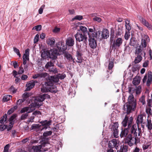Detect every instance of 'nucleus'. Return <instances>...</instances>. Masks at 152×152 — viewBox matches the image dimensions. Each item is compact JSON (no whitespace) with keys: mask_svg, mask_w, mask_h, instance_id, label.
Returning <instances> with one entry per match:
<instances>
[{"mask_svg":"<svg viewBox=\"0 0 152 152\" xmlns=\"http://www.w3.org/2000/svg\"><path fill=\"white\" fill-rule=\"evenodd\" d=\"M16 115H12L9 119V121H13L14 119L16 117Z\"/></svg>","mask_w":152,"mask_h":152,"instance_id":"57","label":"nucleus"},{"mask_svg":"<svg viewBox=\"0 0 152 152\" xmlns=\"http://www.w3.org/2000/svg\"><path fill=\"white\" fill-rule=\"evenodd\" d=\"M143 117L144 115L142 114H140L137 116L136 121V123L138 126H139V125L140 124L143 123Z\"/></svg>","mask_w":152,"mask_h":152,"instance_id":"14","label":"nucleus"},{"mask_svg":"<svg viewBox=\"0 0 152 152\" xmlns=\"http://www.w3.org/2000/svg\"><path fill=\"white\" fill-rule=\"evenodd\" d=\"M28 115L27 113L23 114L21 116V119L23 120H24L28 116Z\"/></svg>","mask_w":152,"mask_h":152,"instance_id":"52","label":"nucleus"},{"mask_svg":"<svg viewBox=\"0 0 152 152\" xmlns=\"http://www.w3.org/2000/svg\"><path fill=\"white\" fill-rule=\"evenodd\" d=\"M7 127V125H0V131H2L6 129Z\"/></svg>","mask_w":152,"mask_h":152,"instance_id":"44","label":"nucleus"},{"mask_svg":"<svg viewBox=\"0 0 152 152\" xmlns=\"http://www.w3.org/2000/svg\"><path fill=\"white\" fill-rule=\"evenodd\" d=\"M52 132L51 131H47L44 132L43 134V135L44 137H46L51 135L52 134Z\"/></svg>","mask_w":152,"mask_h":152,"instance_id":"37","label":"nucleus"},{"mask_svg":"<svg viewBox=\"0 0 152 152\" xmlns=\"http://www.w3.org/2000/svg\"><path fill=\"white\" fill-rule=\"evenodd\" d=\"M77 60L76 62L78 63H80L82 61V58L81 56H77Z\"/></svg>","mask_w":152,"mask_h":152,"instance_id":"61","label":"nucleus"},{"mask_svg":"<svg viewBox=\"0 0 152 152\" xmlns=\"http://www.w3.org/2000/svg\"><path fill=\"white\" fill-rule=\"evenodd\" d=\"M14 51L17 54V55L19 56V57L21 56L20 54V53L19 50L18 49H17L16 48H13Z\"/></svg>","mask_w":152,"mask_h":152,"instance_id":"46","label":"nucleus"},{"mask_svg":"<svg viewBox=\"0 0 152 152\" xmlns=\"http://www.w3.org/2000/svg\"><path fill=\"white\" fill-rule=\"evenodd\" d=\"M151 144L149 143H147L144 144L142 145V148L143 150H145L147 149L151 145Z\"/></svg>","mask_w":152,"mask_h":152,"instance_id":"34","label":"nucleus"},{"mask_svg":"<svg viewBox=\"0 0 152 152\" xmlns=\"http://www.w3.org/2000/svg\"><path fill=\"white\" fill-rule=\"evenodd\" d=\"M75 37L76 40L79 42L84 41L85 42L87 40V37L84 33L78 32L75 35Z\"/></svg>","mask_w":152,"mask_h":152,"instance_id":"6","label":"nucleus"},{"mask_svg":"<svg viewBox=\"0 0 152 152\" xmlns=\"http://www.w3.org/2000/svg\"><path fill=\"white\" fill-rule=\"evenodd\" d=\"M125 27L126 29L128 31H130L131 29V26L129 24V21L128 20H126L125 21Z\"/></svg>","mask_w":152,"mask_h":152,"instance_id":"31","label":"nucleus"},{"mask_svg":"<svg viewBox=\"0 0 152 152\" xmlns=\"http://www.w3.org/2000/svg\"><path fill=\"white\" fill-rule=\"evenodd\" d=\"M26 99L23 98L22 99H19L17 101V104L18 105L21 104L23 102H24L26 100Z\"/></svg>","mask_w":152,"mask_h":152,"instance_id":"48","label":"nucleus"},{"mask_svg":"<svg viewBox=\"0 0 152 152\" xmlns=\"http://www.w3.org/2000/svg\"><path fill=\"white\" fill-rule=\"evenodd\" d=\"M41 56L43 58H45L47 56V54L45 52H42L41 54Z\"/></svg>","mask_w":152,"mask_h":152,"instance_id":"58","label":"nucleus"},{"mask_svg":"<svg viewBox=\"0 0 152 152\" xmlns=\"http://www.w3.org/2000/svg\"><path fill=\"white\" fill-rule=\"evenodd\" d=\"M140 82V78L139 76H136L133 79V84L134 86L138 85Z\"/></svg>","mask_w":152,"mask_h":152,"instance_id":"20","label":"nucleus"},{"mask_svg":"<svg viewBox=\"0 0 152 152\" xmlns=\"http://www.w3.org/2000/svg\"><path fill=\"white\" fill-rule=\"evenodd\" d=\"M32 110L31 108L29 107H26L23 108L20 110V112L21 113H24L26 112L27 113L31 112Z\"/></svg>","mask_w":152,"mask_h":152,"instance_id":"22","label":"nucleus"},{"mask_svg":"<svg viewBox=\"0 0 152 152\" xmlns=\"http://www.w3.org/2000/svg\"><path fill=\"white\" fill-rule=\"evenodd\" d=\"M51 122L52 121L51 120H49L48 121L45 120L40 122V123L42 125L44 126V127L42 128L41 130H43L44 129H46L51 125Z\"/></svg>","mask_w":152,"mask_h":152,"instance_id":"9","label":"nucleus"},{"mask_svg":"<svg viewBox=\"0 0 152 152\" xmlns=\"http://www.w3.org/2000/svg\"><path fill=\"white\" fill-rule=\"evenodd\" d=\"M42 148V146L41 145L36 146L33 147L34 150V152H41Z\"/></svg>","mask_w":152,"mask_h":152,"instance_id":"26","label":"nucleus"},{"mask_svg":"<svg viewBox=\"0 0 152 152\" xmlns=\"http://www.w3.org/2000/svg\"><path fill=\"white\" fill-rule=\"evenodd\" d=\"M83 19V16L80 15H77L75 16L72 19V20H81Z\"/></svg>","mask_w":152,"mask_h":152,"instance_id":"38","label":"nucleus"},{"mask_svg":"<svg viewBox=\"0 0 152 152\" xmlns=\"http://www.w3.org/2000/svg\"><path fill=\"white\" fill-rule=\"evenodd\" d=\"M47 43L51 47H53L55 42V40L53 37L49 38L47 40Z\"/></svg>","mask_w":152,"mask_h":152,"instance_id":"17","label":"nucleus"},{"mask_svg":"<svg viewBox=\"0 0 152 152\" xmlns=\"http://www.w3.org/2000/svg\"><path fill=\"white\" fill-rule=\"evenodd\" d=\"M53 63L51 61L48 62L47 63L45 66V67L46 68H48L49 67L53 66Z\"/></svg>","mask_w":152,"mask_h":152,"instance_id":"45","label":"nucleus"},{"mask_svg":"<svg viewBox=\"0 0 152 152\" xmlns=\"http://www.w3.org/2000/svg\"><path fill=\"white\" fill-rule=\"evenodd\" d=\"M141 20L143 24L149 30H152V26L149 24L146 20L142 18Z\"/></svg>","mask_w":152,"mask_h":152,"instance_id":"16","label":"nucleus"},{"mask_svg":"<svg viewBox=\"0 0 152 152\" xmlns=\"http://www.w3.org/2000/svg\"><path fill=\"white\" fill-rule=\"evenodd\" d=\"M137 56L135 57L134 61L135 64H137L140 62L142 59V56L141 55H137Z\"/></svg>","mask_w":152,"mask_h":152,"instance_id":"25","label":"nucleus"},{"mask_svg":"<svg viewBox=\"0 0 152 152\" xmlns=\"http://www.w3.org/2000/svg\"><path fill=\"white\" fill-rule=\"evenodd\" d=\"M89 36V44L90 47L92 48H96V43L95 40V38H97V34L95 32L92 33L91 34L88 33Z\"/></svg>","mask_w":152,"mask_h":152,"instance_id":"3","label":"nucleus"},{"mask_svg":"<svg viewBox=\"0 0 152 152\" xmlns=\"http://www.w3.org/2000/svg\"><path fill=\"white\" fill-rule=\"evenodd\" d=\"M148 105L149 107H147L146 109V112L148 114V117L152 115V106L151 107L149 104Z\"/></svg>","mask_w":152,"mask_h":152,"instance_id":"24","label":"nucleus"},{"mask_svg":"<svg viewBox=\"0 0 152 152\" xmlns=\"http://www.w3.org/2000/svg\"><path fill=\"white\" fill-rule=\"evenodd\" d=\"M10 145L9 144H8L5 146L3 152H8V150L10 147Z\"/></svg>","mask_w":152,"mask_h":152,"instance_id":"53","label":"nucleus"},{"mask_svg":"<svg viewBox=\"0 0 152 152\" xmlns=\"http://www.w3.org/2000/svg\"><path fill=\"white\" fill-rule=\"evenodd\" d=\"M24 72V70L23 68L21 66L19 67L18 74H21Z\"/></svg>","mask_w":152,"mask_h":152,"instance_id":"56","label":"nucleus"},{"mask_svg":"<svg viewBox=\"0 0 152 152\" xmlns=\"http://www.w3.org/2000/svg\"><path fill=\"white\" fill-rule=\"evenodd\" d=\"M93 20L94 21H97L98 22H100L101 21V19L99 17H95L93 18Z\"/></svg>","mask_w":152,"mask_h":152,"instance_id":"51","label":"nucleus"},{"mask_svg":"<svg viewBox=\"0 0 152 152\" xmlns=\"http://www.w3.org/2000/svg\"><path fill=\"white\" fill-rule=\"evenodd\" d=\"M137 43V41L134 37H132L130 40L129 42L130 45L131 46H134Z\"/></svg>","mask_w":152,"mask_h":152,"instance_id":"28","label":"nucleus"},{"mask_svg":"<svg viewBox=\"0 0 152 152\" xmlns=\"http://www.w3.org/2000/svg\"><path fill=\"white\" fill-rule=\"evenodd\" d=\"M113 132L114 137L115 138L117 137H118V130L113 131Z\"/></svg>","mask_w":152,"mask_h":152,"instance_id":"59","label":"nucleus"},{"mask_svg":"<svg viewBox=\"0 0 152 152\" xmlns=\"http://www.w3.org/2000/svg\"><path fill=\"white\" fill-rule=\"evenodd\" d=\"M127 147L126 145H121L120 150H117V152H127Z\"/></svg>","mask_w":152,"mask_h":152,"instance_id":"29","label":"nucleus"},{"mask_svg":"<svg viewBox=\"0 0 152 152\" xmlns=\"http://www.w3.org/2000/svg\"><path fill=\"white\" fill-rule=\"evenodd\" d=\"M80 29L84 34L87 31V28L85 26H80Z\"/></svg>","mask_w":152,"mask_h":152,"instance_id":"43","label":"nucleus"},{"mask_svg":"<svg viewBox=\"0 0 152 152\" xmlns=\"http://www.w3.org/2000/svg\"><path fill=\"white\" fill-rule=\"evenodd\" d=\"M50 51H51V52H52L54 54H56L57 55H58V52H60L59 51L58 49H57L56 48H53L52 49H51Z\"/></svg>","mask_w":152,"mask_h":152,"instance_id":"47","label":"nucleus"},{"mask_svg":"<svg viewBox=\"0 0 152 152\" xmlns=\"http://www.w3.org/2000/svg\"><path fill=\"white\" fill-rule=\"evenodd\" d=\"M7 115L5 114L3 117L1 118L0 120V123L2 124H4V122L6 121Z\"/></svg>","mask_w":152,"mask_h":152,"instance_id":"40","label":"nucleus"},{"mask_svg":"<svg viewBox=\"0 0 152 152\" xmlns=\"http://www.w3.org/2000/svg\"><path fill=\"white\" fill-rule=\"evenodd\" d=\"M57 48V49H58L59 51H61V48L60 46L61 45V43H60V42H58L57 44H56Z\"/></svg>","mask_w":152,"mask_h":152,"instance_id":"54","label":"nucleus"},{"mask_svg":"<svg viewBox=\"0 0 152 152\" xmlns=\"http://www.w3.org/2000/svg\"><path fill=\"white\" fill-rule=\"evenodd\" d=\"M34 83L33 81H30L27 83L26 85V86L27 87L26 89V91L30 90L34 86L35 84Z\"/></svg>","mask_w":152,"mask_h":152,"instance_id":"15","label":"nucleus"},{"mask_svg":"<svg viewBox=\"0 0 152 152\" xmlns=\"http://www.w3.org/2000/svg\"><path fill=\"white\" fill-rule=\"evenodd\" d=\"M12 96L10 95H7L5 96L3 99L4 102H7L10 100Z\"/></svg>","mask_w":152,"mask_h":152,"instance_id":"35","label":"nucleus"},{"mask_svg":"<svg viewBox=\"0 0 152 152\" xmlns=\"http://www.w3.org/2000/svg\"><path fill=\"white\" fill-rule=\"evenodd\" d=\"M136 100L132 94L128 96V102L124 106L123 109L124 113L129 114L132 111H134L136 107Z\"/></svg>","mask_w":152,"mask_h":152,"instance_id":"2","label":"nucleus"},{"mask_svg":"<svg viewBox=\"0 0 152 152\" xmlns=\"http://www.w3.org/2000/svg\"><path fill=\"white\" fill-rule=\"evenodd\" d=\"M118 124L117 123H114L112 126L111 129L113 131L118 130Z\"/></svg>","mask_w":152,"mask_h":152,"instance_id":"33","label":"nucleus"},{"mask_svg":"<svg viewBox=\"0 0 152 152\" xmlns=\"http://www.w3.org/2000/svg\"><path fill=\"white\" fill-rule=\"evenodd\" d=\"M9 90L10 91L12 92V93L14 94L16 92L17 90L14 88L13 86H12L9 88Z\"/></svg>","mask_w":152,"mask_h":152,"instance_id":"50","label":"nucleus"},{"mask_svg":"<svg viewBox=\"0 0 152 152\" xmlns=\"http://www.w3.org/2000/svg\"><path fill=\"white\" fill-rule=\"evenodd\" d=\"M64 55L67 60L69 61H71L73 60L72 57L71 55L67 52H65L64 53Z\"/></svg>","mask_w":152,"mask_h":152,"instance_id":"27","label":"nucleus"},{"mask_svg":"<svg viewBox=\"0 0 152 152\" xmlns=\"http://www.w3.org/2000/svg\"><path fill=\"white\" fill-rule=\"evenodd\" d=\"M39 39V36L38 34H37L34 37V43L37 42Z\"/></svg>","mask_w":152,"mask_h":152,"instance_id":"55","label":"nucleus"},{"mask_svg":"<svg viewBox=\"0 0 152 152\" xmlns=\"http://www.w3.org/2000/svg\"><path fill=\"white\" fill-rule=\"evenodd\" d=\"M147 123L146 124V126L147 127L149 132H151V130L152 129V124L151 119H147Z\"/></svg>","mask_w":152,"mask_h":152,"instance_id":"23","label":"nucleus"},{"mask_svg":"<svg viewBox=\"0 0 152 152\" xmlns=\"http://www.w3.org/2000/svg\"><path fill=\"white\" fill-rule=\"evenodd\" d=\"M113 66L114 64L113 62L112 61H110L109 63L108 68L109 69H111L113 67Z\"/></svg>","mask_w":152,"mask_h":152,"instance_id":"49","label":"nucleus"},{"mask_svg":"<svg viewBox=\"0 0 152 152\" xmlns=\"http://www.w3.org/2000/svg\"><path fill=\"white\" fill-rule=\"evenodd\" d=\"M139 101L141 102L142 103V105H144L145 103V101L144 100V98L143 96H142L140 99Z\"/></svg>","mask_w":152,"mask_h":152,"instance_id":"60","label":"nucleus"},{"mask_svg":"<svg viewBox=\"0 0 152 152\" xmlns=\"http://www.w3.org/2000/svg\"><path fill=\"white\" fill-rule=\"evenodd\" d=\"M148 80L146 82V85L149 86L151 84L152 82V72L151 71H149L148 73Z\"/></svg>","mask_w":152,"mask_h":152,"instance_id":"11","label":"nucleus"},{"mask_svg":"<svg viewBox=\"0 0 152 152\" xmlns=\"http://www.w3.org/2000/svg\"><path fill=\"white\" fill-rule=\"evenodd\" d=\"M46 94L37 97L35 99L34 103V106L35 107L40 106L42 105V102L45 100V96Z\"/></svg>","mask_w":152,"mask_h":152,"instance_id":"5","label":"nucleus"},{"mask_svg":"<svg viewBox=\"0 0 152 152\" xmlns=\"http://www.w3.org/2000/svg\"><path fill=\"white\" fill-rule=\"evenodd\" d=\"M42 26L41 25H38L35 26L32 28V30H36L37 31H39L41 30Z\"/></svg>","mask_w":152,"mask_h":152,"instance_id":"42","label":"nucleus"},{"mask_svg":"<svg viewBox=\"0 0 152 152\" xmlns=\"http://www.w3.org/2000/svg\"><path fill=\"white\" fill-rule=\"evenodd\" d=\"M47 76L48 74L47 73L44 72L34 75H33L32 78L34 79H36L39 77L45 78Z\"/></svg>","mask_w":152,"mask_h":152,"instance_id":"13","label":"nucleus"},{"mask_svg":"<svg viewBox=\"0 0 152 152\" xmlns=\"http://www.w3.org/2000/svg\"><path fill=\"white\" fill-rule=\"evenodd\" d=\"M102 38L103 39H107L109 36V32L106 29H103L102 32Z\"/></svg>","mask_w":152,"mask_h":152,"instance_id":"12","label":"nucleus"},{"mask_svg":"<svg viewBox=\"0 0 152 152\" xmlns=\"http://www.w3.org/2000/svg\"><path fill=\"white\" fill-rule=\"evenodd\" d=\"M123 42V40L122 38H117L114 40L113 44H111V46L114 49L118 48L122 44Z\"/></svg>","mask_w":152,"mask_h":152,"instance_id":"8","label":"nucleus"},{"mask_svg":"<svg viewBox=\"0 0 152 152\" xmlns=\"http://www.w3.org/2000/svg\"><path fill=\"white\" fill-rule=\"evenodd\" d=\"M66 44L69 46H73L74 44V41L72 38L69 37L66 40Z\"/></svg>","mask_w":152,"mask_h":152,"instance_id":"19","label":"nucleus"},{"mask_svg":"<svg viewBox=\"0 0 152 152\" xmlns=\"http://www.w3.org/2000/svg\"><path fill=\"white\" fill-rule=\"evenodd\" d=\"M119 142L118 139H113L110 141L108 143V147L110 148H115L117 149L119 145Z\"/></svg>","mask_w":152,"mask_h":152,"instance_id":"7","label":"nucleus"},{"mask_svg":"<svg viewBox=\"0 0 152 152\" xmlns=\"http://www.w3.org/2000/svg\"><path fill=\"white\" fill-rule=\"evenodd\" d=\"M135 91L136 94L138 95L140 94L141 91V86H138L136 89Z\"/></svg>","mask_w":152,"mask_h":152,"instance_id":"36","label":"nucleus"},{"mask_svg":"<svg viewBox=\"0 0 152 152\" xmlns=\"http://www.w3.org/2000/svg\"><path fill=\"white\" fill-rule=\"evenodd\" d=\"M129 132V128H128L127 126V128H125L124 130H122L120 134L121 137H126L128 134Z\"/></svg>","mask_w":152,"mask_h":152,"instance_id":"18","label":"nucleus"},{"mask_svg":"<svg viewBox=\"0 0 152 152\" xmlns=\"http://www.w3.org/2000/svg\"><path fill=\"white\" fill-rule=\"evenodd\" d=\"M53 83H57L58 81L59 78L57 76H51L50 78Z\"/></svg>","mask_w":152,"mask_h":152,"instance_id":"30","label":"nucleus"},{"mask_svg":"<svg viewBox=\"0 0 152 152\" xmlns=\"http://www.w3.org/2000/svg\"><path fill=\"white\" fill-rule=\"evenodd\" d=\"M144 51L141 45L138 46L136 48L135 53L136 55L142 56Z\"/></svg>","mask_w":152,"mask_h":152,"instance_id":"10","label":"nucleus"},{"mask_svg":"<svg viewBox=\"0 0 152 152\" xmlns=\"http://www.w3.org/2000/svg\"><path fill=\"white\" fill-rule=\"evenodd\" d=\"M149 64V61L148 60H146L143 64V66L146 67L148 66Z\"/></svg>","mask_w":152,"mask_h":152,"instance_id":"63","label":"nucleus"},{"mask_svg":"<svg viewBox=\"0 0 152 152\" xmlns=\"http://www.w3.org/2000/svg\"><path fill=\"white\" fill-rule=\"evenodd\" d=\"M59 79H63L66 77V75L64 74H59L58 76Z\"/></svg>","mask_w":152,"mask_h":152,"instance_id":"62","label":"nucleus"},{"mask_svg":"<svg viewBox=\"0 0 152 152\" xmlns=\"http://www.w3.org/2000/svg\"><path fill=\"white\" fill-rule=\"evenodd\" d=\"M124 141L127 144L130 146H132L134 144H136L140 142H138L137 140L134 139V138L132 137L131 134H130L125 138Z\"/></svg>","mask_w":152,"mask_h":152,"instance_id":"4","label":"nucleus"},{"mask_svg":"<svg viewBox=\"0 0 152 152\" xmlns=\"http://www.w3.org/2000/svg\"><path fill=\"white\" fill-rule=\"evenodd\" d=\"M130 32L129 31H126L124 35L125 39L126 40H128L130 37Z\"/></svg>","mask_w":152,"mask_h":152,"instance_id":"39","label":"nucleus"},{"mask_svg":"<svg viewBox=\"0 0 152 152\" xmlns=\"http://www.w3.org/2000/svg\"><path fill=\"white\" fill-rule=\"evenodd\" d=\"M133 118L132 116L129 117L126 115L122 121V125L124 127L128 126L129 128V132L138 142H140V138L142 135L141 129L135 124L132 125Z\"/></svg>","mask_w":152,"mask_h":152,"instance_id":"1","label":"nucleus"},{"mask_svg":"<svg viewBox=\"0 0 152 152\" xmlns=\"http://www.w3.org/2000/svg\"><path fill=\"white\" fill-rule=\"evenodd\" d=\"M53 83L51 80L50 79H49V80L48 82H45V85L46 86L48 87V88H54V86H53Z\"/></svg>","mask_w":152,"mask_h":152,"instance_id":"21","label":"nucleus"},{"mask_svg":"<svg viewBox=\"0 0 152 152\" xmlns=\"http://www.w3.org/2000/svg\"><path fill=\"white\" fill-rule=\"evenodd\" d=\"M49 57L50 58L52 59H55L56 58L57 55H56V54H54L52 52H51L50 51L49 52Z\"/></svg>","mask_w":152,"mask_h":152,"instance_id":"32","label":"nucleus"},{"mask_svg":"<svg viewBox=\"0 0 152 152\" xmlns=\"http://www.w3.org/2000/svg\"><path fill=\"white\" fill-rule=\"evenodd\" d=\"M142 47V48H145L147 46V42L146 41L145 39H142L141 43Z\"/></svg>","mask_w":152,"mask_h":152,"instance_id":"41","label":"nucleus"},{"mask_svg":"<svg viewBox=\"0 0 152 152\" xmlns=\"http://www.w3.org/2000/svg\"><path fill=\"white\" fill-rule=\"evenodd\" d=\"M29 96V94L28 93H25L23 95V98L27 99Z\"/></svg>","mask_w":152,"mask_h":152,"instance_id":"64","label":"nucleus"}]
</instances>
